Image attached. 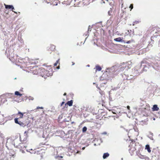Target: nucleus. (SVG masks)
<instances>
[{
    "mask_svg": "<svg viewBox=\"0 0 160 160\" xmlns=\"http://www.w3.org/2000/svg\"><path fill=\"white\" fill-rule=\"evenodd\" d=\"M109 156V154L108 152L104 153L103 156V159H105Z\"/></svg>",
    "mask_w": 160,
    "mask_h": 160,
    "instance_id": "obj_10",
    "label": "nucleus"
},
{
    "mask_svg": "<svg viewBox=\"0 0 160 160\" xmlns=\"http://www.w3.org/2000/svg\"><path fill=\"white\" fill-rule=\"evenodd\" d=\"M87 66L89 67L90 66H89V65H87Z\"/></svg>",
    "mask_w": 160,
    "mask_h": 160,
    "instance_id": "obj_35",
    "label": "nucleus"
},
{
    "mask_svg": "<svg viewBox=\"0 0 160 160\" xmlns=\"http://www.w3.org/2000/svg\"><path fill=\"white\" fill-rule=\"evenodd\" d=\"M40 71H41L40 72H42L43 73V74L41 75L42 76V77H45L46 76L48 77L50 75L49 73H48V71L45 69H42L40 70Z\"/></svg>",
    "mask_w": 160,
    "mask_h": 160,
    "instance_id": "obj_3",
    "label": "nucleus"
},
{
    "mask_svg": "<svg viewBox=\"0 0 160 160\" xmlns=\"http://www.w3.org/2000/svg\"><path fill=\"white\" fill-rule=\"evenodd\" d=\"M72 63H72V65H74V63H73V62H72Z\"/></svg>",
    "mask_w": 160,
    "mask_h": 160,
    "instance_id": "obj_37",
    "label": "nucleus"
},
{
    "mask_svg": "<svg viewBox=\"0 0 160 160\" xmlns=\"http://www.w3.org/2000/svg\"><path fill=\"white\" fill-rule=\"evenodd\" d=\"M31 153H33V152H30Z\"/></svg>",
    "mask_w": 160,
    "mask_h": 160,
    "instance_id": "obj_42",
    "label": "nucleus"
},
{
    "mask_svg": "<svg viewBox=\"0 0 160 160\" xmlns=\"http://www.w3.org/2000/svg\"><path fill=\"white\" fill-rule=\"evenodd\" d=\"M31 150H32V149H31Z\"/></svg>",
    "mask_w": 160,
    "mask_h": 160,
    "instance_id": "obj_43",
    "label": "nucleus"
},
{
    "mask_svg": "<svg viewBox=\"0 0 160 160\" xmlns=\"http://www.w3.org/2000/svg\"><path fill=\"white\" fill-rule=\"evenodd\" d=\"M35 153V152H34L33 153Z\"/></svg>",
    "mask_w": 160,
    "mask_h": 160,
    "instance_id": "obj_40",
    "label": "nucleus"
},
{
    "mask_svg": "<svg viewBox=\"0 0 160 160\" xmlns=\"http://www.w3.org/2000/svg\"><path fill=\"white\" fill-rule=\"evenodd\" d=\"M134 25V24H133V25Z\"/></svg>",
    "mask_w": 160,
    "mask_h": 160,
    "instance_id": "obj_45",
    "label": "nucleus"
},
{
    "mask_svg": "<svg viewBox=\"0 0 160 160\" xmlns=\"http://www.w3.org/2000/svg\"><path fill=\"white\" fill-rule=\"evenodd\" d=\"M94 146H96L97 145L96 144V143L94 144Z\"/></svg>",
    "mask_w": 160,
    "mask_h": 160,
    "instance_id": "obj_31",
    "label": "nucleus"
},
{
    "mask_svg": "<svg viewBox=\"0 0 160 160\" xmlns=\"http://www.w3.org/2000/svg\"><path fill=\"white\" fill-rule=\"evenodd\" d=\"M112 12V11L111 10H110L108 12V14L110 15L111 14V13Z\"/></svg>",
    "mask_w": 160,
    "mask_h": 160,
    "instance_id": "obj_22",
    "label": "nucleus"
},
{
    "mask_svg": "<svg viewBox=\"0 0 160 160\" xmlns=\"http://www.w3.org/2000/svg\"><path fill=\"white\" fill-rule=\"evenodd\" d=\"M151 65L152 66L153 68H154V67L153 66V63H152Z\"/></svg>",
    "mask_w": 160,
    "mask_h": 160,
    "instance_id": "obj_28",
    "label": "nucleus"
},
{
    "mask_svg": "<svg viewBox=\"0 0 160 160\" xmlns=\"http://www.w3.org/2000/svg\"><path fill=\"white\" fill-rule=\"evenodd\" d=\"M14 146H15V147H17V148H18V147L20 145H18V146H17V145H16H16H15V144H14Z\"/></svg>",
    "mask_w": 160,
    "mask_h": 160,
    "instance_id": "obj_25",
    "label": "nucleus"
},
{
    "mask_svg": "<svg viewBox=\"0 0 160 160\" xmlns=\"http://www.w3.org/2000/svg\"><path fill=\"white\" fill-rule=\"evenodd\" d=\"M114 40L117 42H122L125 43V41L122 40V38L120 37L114 39Z\"/></svg>",
    "mask_w": 160,
    "mask_h": 160,
    "instance_id": "obj_6",
    "label": "nucleus"
},
{
    "mask_svg": "<svg viewBox=\"0 0 160 160\" xmlns=\"http://www.w3.org/2000/svg\"><path fill=\"white\" fill-rule=\"evenodd\" d=\"M152 109L153 111H158L159 110V108L157 105H154Z\"/></svg>",
    "mask_w": 160,
    "mask_h": 160,
    "instance_id": "obj_7",
    "label": "nucleus"
},
{
    "mask_svg": "<svg viewBox=\"0 0 160 160\" xmlns=\"http://www.w3.org/2000/svg\"><path fill=\"white\" fill-rule=\"evenodd\" d=\"M131 62L130 61L122 63L119 68V71H123L124 70H127L130 68L131 67Z\"/></svg>",
    "mask_w": 160,
    "mask_h": 160,
    "instance_id": "obj_1",
    "label": "nucleus"
},
{
    "mask_svg": "<svg viewBox=\"0 0 160 160\" xmlns=\"http://www.w3.org/2000/svg\"><path fill=\"white\" fill-rule=\"evenodd\" d=\"M57 68L58 69H59V66H58V67H57Z\"/></svg>",
    "mask_w": 160,
    "mask_h": 160,
    "instance_id": "obj_30",
    "label": "nucleus"
},
{
    "mask_svg": "<svg viewBox=\"0 0 160 160\" xmlns=\"http://www.w3.org/2000/svg\"><path fill=\"white\" fill-rule=\"evenodd\" d=\"M127 108H128V110H129V109H130V107L129 106H127Z\"/></svg>",
    "mask_w": 160,
    "mask_h": 160,
    "instance_id": "obj_26",
    "label": "nucleus"
},
{
    "mask_svg": "<svg viewBox=\"0 0 160 160\" xmlns=\"http://www.w3.org/2000/svg\"><path fill=\"white\" fill-rule=\"evenodd\" d=\"M135 129V130L136 131H137V128L136 129Z\"/></svg>",
    "mask_w": 160,
    "mask_h": 160,
    "instance_id": "obj_36",
    "label": "nucleus"
},
{
    "mask_svg": "<svg viewBox=\"0 0 160 160\" xmlns=\"http://www.w3.org/2000/svg\"><path fill=\"white\" fill-rule=\"evenodd\" d=\"M129 8H131V9H132L133 8V5L132 4H131L129 7Z\"/></svg>",
    "mask_w": 160,
    "mask_h": 160,
    "instance_id": "obj_20",
    "label": "nucleus"
},
{
    "mask_svg": "<svg viewBox=\"0 0 160 160\" xmlns=\"http://www.w3.org/2000/svg\"><path fill=\"white\" fill-rule=\"evenodd\" d=\"M25 112L22 113L20 112H18V114L19 115V118H22L24 114H25Z\"/></svg>",
    "mask_w": 160,
    "mask_h": 160,
    "instance_id": "obj_8",
    "label": "nucleus"
},
{
    "mask_svg": "<svg viewBox=\"0 0 160 160\" xmlns=\"http://www.w3.org/2000/svg\"><path fill=\"white\" fill-rule=\"evenodd\" d=\"M152 136H153V133L151 132H150V135L148 136V137L150 139L153 140V138L152 137Z\"/></svg>",
    "mask_w": 160,
    "mask_h": 160,
    "instance_id": "obj_13",
    "label": "nucleus"
},
{
    "mask_svg": "<svg viewBox=\"0 0 160 160\" xmlns=\"http://www.w3.org/2000/svg\"><path fill=\"white\" fill-rule=\"evenodd\" d=\"M18 124H19L20 126H23L24 125V123L21 122H19Z\"/></svg>",
    "mask_w": 160,
    "mask_h": 160,
    "instance_id": "obj_18",
    "label": "nucleus"
},
{
    "mask_svg": "<svg viewBox=\"0 0 160 160\" xmlns=\"http://www.w3.org/2000/svg\"><path fill=\"white\" fill-rule=\"evenodd\" d=\"M57 4H56V5H57Z\"/></svg>",
    "mask_w": 160,
    "mask_h": 160,
    "instance_id": "obj_44",
    "label": "nucleus"
},
{
    "mask_svg": "<svg viewBox=\"0 0 160 160\" xmlns=\"http://www.w3.org/2000/svg\"><path fill=\"white\" fill-rule=\"evenodd\" d=\"M37 109L40 108V109H43V108L42 107H37Z\"/></svg>",
    "mask_w": 160,
    "mask_h": 160,
    "instance_id": "obj_24",
    "label": "nucleus"
},
{
    "mask_svg": "<svg viewBox=\"0 0 160 160\" xmlns=\"http://www.w3.org/2000/svg\"><path fill=\"white\" fill-rule=\"evenodd\" d=\"M66 93H64V95H66Z\"/></svg>",
    "mask_w": 160,
    "mask_h": 160,
    "instance_id": "obj_33",
    "label": "nucleus"
},
{
    "mask_svg": "<svg viewBox=\"0 0 160 160\" xmlns=\"http://www.w3.org/2000/svg\"><path fill=\"white\" fill-rule=\"evenodd\" d=\"M4 5L5 6V8L6 9H12V10L13 12H14L15 13H17L16 12L14 11L13 10L14 9V8L13 6L12 5H7L4 4Z\"/></svg>",
    "mask_w": 160,
    "mask_h": 160,
    "instance_id": "obj_4",
    "label": "nucleus"
},
{
    "mask_svg": "<svg viewBox=\"0 0 160 160\" xmlns=\"http://www.w3.org/2000/svg\"><path fill=\"white\" fill-rule=\"evenodd\" d=\"M23 62L25 63H30V60L28 57H26L22 60Z\"/></svg>",
    "mask_w": 160,
    "mask_h": 160,
    "instance_id": "obj_5",
    "label": "nucleus"
},
{
    "mask_svg": "<svg viewBox=\"0 0 160 160\" xmlns=\"http://www.w3.org/2000/svg\"><path fill=\"white\" fill-rule=\"evenodd\" d=\"M96 70L98 71H100L102 69L101 67L98 65L96 66Z\"/></svg>",
    "mask_w": 160,
    "mask_h": 160,
    "instance_id": "obj_12",
    "label": "nucleus"
},
{
    "mask_svg": "<svg viewBox=\"0 0 160 160\" xmlns=\"http://www.w3.org/2000/svg\"><path fill=\"white\" fill-rule=\"evenodd\" d=\"M85 147H83V148H82V149L83 150H84V149H85Z\"/></svg>",
    "mask_w": 160,
    "mask_h": 160,
    "instance_id": "obj_32",
    "label": "nucleus"
},
{
    "mask_svg": "<svg viewBox=\"0 0 160 160\" xmlns=\"http://www.w3.org/2000/svg\"><path fill=\"white\" fill-rule=\"evenodd\" d=\"M64 103V102H62V104Z\"/></svg>",
    "mask_w": 160,
    "mask_h": 160,
    "instance_id": "obj_41",
    "label": "nucleus"
},
{
    "mask_svg": "<svg viewBox=\"0 0 160 160\" xmlns=\"http://www.w3.org/2000/svg\"><path fill=\"white\" fill-rule=\"evenodd\" d=\"M73 103V101L72 100H71L70 101H68V102L67 104L69 106H71L72 105Z\"/></svg>",
    "mask_w": 160,
    "mask_h": 160,
    "instance_id": "obj_11",
    "label": "nucleus"
},
{
    "mask_svg": "<svg viewBox=\"0 0 160 160\" xmlns=\"http://www.w3.org/2000/svg\"><path fill=\"white\" fill-rule=\"evenodd\" d=\"M87 130V128L86 127H83L82 130L83 132H85Z\"/></svg>",
    "mask_w": 160,
    "mask_h": 160,
    "instance_id": "obj_15",
    "label": "nucleus"
},
{
    "mask_svg": "<svg viewBox=\"0 0 160 160\" xmlns=\"http://www.w3.org/2000/svg\"><path fill=\"white\" fill-rule=\"evenodd\" d=\"M91 28H90V26H89V28H88V31H89V30L91 31Z\"/></svg>",
    "mask_w": 160,
    "mask_h": 160,
    "instance_id": "obj_27",
    "label": "nucleus"
},
{
    "mask_svg": "<svg viewBox=\"0 0 160 160\" xmlns=\"http://www.w3.org/2000/svg\"><path fill=\"white\" fill-rule=\"evenodd\" d=\"M115 67L113 66L110 68H108L106 72H109L111 75L114 74V73L116 72V71L115 72Z\"/></svg>",
    "mask_w": 160,
    "mask_h": 160,
    "instance_id": "obj_2",
    "label": "nucleus"
},
{
    "mask_svg": "<svg viewBox=\"0 0 160 160\" xmlns=\"http://www.w3.org/2000/svg\"><path fill=\"white\" fill-rule=\"evenodd\" d=\"M31 99L32 100H33V98H32Z\"/></svg>",
    "mask_w": 160,
    "mask_h": 160,
    "instance_id": "obj_38",
    "label": "nucleus"
},
{
    "mask_svg": "<svg viewBox=\"0 0 160 160\" xmlns=\"http://www.w3.org/2000/svg\"><path fill=\"white\" fill-rule=\"evenodd\" d=\"M8 119H9V120H11L12 119V118L10 116H9L8 118Z\"/></svg>",
    "mask_w": 160,
    "mask_h": 160,
    "instance_id": "obj_23",
    "label": "nucleus"
},
{
    "mask_svg": "<svg viewBox=\"0 0 160 160\" xmlns=\"http://www.w3.org/2000/svg\"><path fill=\"white\" fill-rule=\"evenodd\" d=\"M15 94L17 96H20L22 95V94H20L18 91H16L15 92Z\"/></svg>",
    "mask_w": 160,
    "mask_h": 160,
    "instance_id": "obj_14",
    "label": "nucleus"
},
{
    "mask_svg": "<svg viewBox=\"0 0 160 160\" xmlns=\"http://www.w3.org/2000/svg\"><path fill=\"white\" fill-rule=\"evenodd\" d=\"M153 119L154 120H155V118H154Z\"/></svg>",
    "mask_w": 160,
    "mask_h": 160,
    "instance_id": "obj_39",
    "label": "nucleus"
},
{
    "mask_svg": "<svg viewBox=\"0 0 160 160\" xmlns=\"http://www.w3.org/2000/svg\"><path fill=\"white\" fill-rule=\"evenodd\" d=\"M1 100H0V106L1 105Z\"/></svg>",
    "mask_w": 160,
    "mask_h": 160,
    "instance_id": "obj_34",
    "label": "nucleus"
},
{
    "mask_svg": "<svg viewBox=\"0 0 160 160\" xmlns=\"http://www.w3.org/2000/svg\"><path fill=\"white\" fill-rule=\"evenodd\" d=\"M131 42V41H130V40L128 41L127 42H126V41H125V43H130Z\"/></svg>",
    "mask_w": 160,
    "mask_h": 160,
    "instance_id": "obj_21",
    "label": "nucleus"
},
{
    "mask_svg": "<svg viewBox=\"0 0 160 160\" xmlns=\"http://www.w3.org/2000/svg\"><path fill=\"white\" fill-rule=\"evenodd\" d=\"M63 158V157L62 156H58L57 157H56V158L58 159L59 160H63L62 159H61H61L60 160L59 159L60 158Z\"/></svg>",
    "mask_w": 160,
    "mask_h": 160,
    "instance_id": "obj_17",
    "label": "nucleus"
},
{
    "mask_svg": "<svg viewBox=\"0 0 160 160\" xmlns=\"http://www.w3.org/2000/svg\"><path fill=\"white\" fill-rule=\"evenodd\" d=\"M145 149H147V150L149 152H151V151L149 145H146V147H145Z\"/></svg>",
    "mask_w": 160,
    "mask_h": 160,
    "instance_id": "obj_9",
    "label": "nucleus"
},
{
    "mask_svg": "<svg viewBox=\"0 0 160 160\" xmlns=\"http://www.w3.org/2000/svg\"><path fill=\"white\" fill-rule=\"evenodd\" d=\"M15 122V123L17 124H18L19 123V122L18 121V118H15L14 119Z\"/></svg>",
    "mask_w": 160,
    "mask_h": 160,
    "instance_id": "obj_16",
    "label": "nucleus"
},
{
    "mask_svg": "<svg viewBox=\"0 0 160 160\" xmlns=\"http://www.w3.org/2000/svg\"><path fill=\"white\" fill-rule=\"evenodd\" d=\"M59 60H58L57 62L54 64V66H57L58 63V62L59 61Z\"/></svg>",
    "mask_w": 160,
    "mask_h": 160,
    "instance_id": "obj_19",
    "label": "nucleus"
},
{
    "mask_svg": "<svg viewBox=\"0 0 160 160\" xmlns=\"http://www.w3.org/2000/svg\"><path fill=\"white\" fill-rule=\"evenodd\" d=\"M103 134H107V133H106V132H103Z\"/></svg>",
    "mask_w": 160,
    "mask_h": 160,
    "instance_id": "obj_29",
    "label": "nucleus"
}]
</instances>
